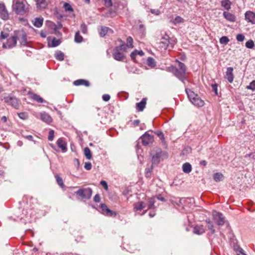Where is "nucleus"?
<instances>
[{"instance_id":"obj_1","label":"nucleus","mask_w":255,"mask_h":255,"mask_svg":"<svg viewBox=\"0 0 255 255\" xmlns=\"http://www.w3.org/2000/svg\"><path fill=\"white\" fill-rule=\"evenodd\" d=\"M25 2V0H13L12 7L17 14L23 15L26 12Z\"/></svg>"},{"instance_id":"obj_2","label":"nucleus","mask_w":255,"mask_h":255,"mask_svg":"<svg viewBox=\"0 0 255 255\" xmlns=\"http://www.w3.org/2000/svg\"><path fill=\"white\" fill-rule=\"evenodd\" d=\"M151 154L152 164H158L161 159H163L164 157H167L166 152L163 151L160 148H156L155 150L152 151Z\"/></svg>"},{"instance_id":"obj_3","label":"nucleus","mask_w":255,"mask_h":255,"mask_svg":"<svg viewBox=\"0 0 255 255\" xmlns=\"http://www.w3.org/2000/svg\"><path fill=\"white\" fill-rule=\"evenodd\" d=\"M4 103L15 109H18L20 105V101L15 96L9 95L3 97Z\"/></svg>"},{"instance_id":"obj_4","label":"nucleus","mask_w":255,"mask_h":255,"mask_svg":"<svg viewBox=\"0 0 255 255\" xmlns=\"http://www.w3.org/2000/svg\"><path fill=\"white\" fill-rule=\"evenodd\" d=\"M92 193V189L89 187L81 188L75 192V194L77 196L82 199H89L91 197Z\"/></svg>"},{"instance_id":"obj_5","label":"nucleus","mask_w":255,"mask_h":255,"mask_svg":"<svg viewBox=\"0 0 255 255\" xmlns=\"http://www.w3.org/2000/svg\"><path fill=\"white\" fill-rule=\"evenodd\" d=\"M170 71L174 74L175 76L181 80L184 84H185V81H187L186 74L184 73V72H182L177 68L172 66L170 69Z\"/></svg>"},{"instance_id":"obj_6","label":"nucleus","mask_w":255,"mask_h":255,"mask_svg":"<svg viewBox=\"0 0 255 255\" xmlns=\"http://www.w3.org/2000/svg\"><path fill=\"white\" fill-rule=\"evenodd\" d=\"M212 214L214 220L219 226H222L225 223V218L222 213L214 210Z\"/></svg>"},{"instance_id":"obj_7","label":"nucleus","mask_w":255,"mask_h":255,"mask_svg":"<svg viewBox=\"0 0 255 255\" xmlns=\"http://www.w3.org/2000/svg\"><path fill=\"white\" fill-rule=\"evenodd\" d=\"M170 46L171 48L173 47V44L170 42L169 36L165 34L161 39L160 46L164 49H166Z\"/></svg>"},{"instance_id":"obj_8","label":"nucleus","mask_w":255,"mask_h":255,"mask_svg":"<svg viewBox=\"0 0 255 255\" xmlns=\"http://www.w3.org/2000/svg\"><path fill=\"white\" fill-rule=\"evenodd\" d=\"M17 36L13 35L7 39L5 43H3L2 46L5 48H11L16 46L17 43Z\"/></svg>"},{"instance_id":"obj_9","label":"nucleus","mask_w":255,"mask_h":255,"mask_svg":"<svg viewBox=\"0 0 255 255\" xmlns=\"http://www.w3.org/2000/svg\"><path fill=\"white\" fill-rule=\"evenodd\" d=\"M141 142L144 145H147L150 143H152L154 140L153 135L149 134L145 132L143 135L140 137Z\"/></svg>"},{"instance_id":"obj_10","label":"nucleus","mask_w":255,"mask_h":255,"mask_svg":"<svg viewBox=\"0 0 255 255\" xmlns=\"http://www.w3.org/2000/svg\"><path fill=\"white\" fill-rule=\"evenodd\" d=\"M180 204L178 206H183L190 207L193 206L195 203L194 199L193 198H187L181 199L179 201Z\"/></svg>"},{"instance_id":"obj_11","label":"nucleus","mask_w":255,"mask_h":255,"mask_svg":"<svg viewBox=\"0 0 255 255\" xmlns=\"http://www.w3.org/2000/svg\"><path fill=\"white\" fill-rule=\"evenodd\" d=\"M114 58L117 61H122L125 58V54L121 52L118 48H115L113 53Z\"/></svg>"},{"instance_id":"obj_12","label":"nucleus","mask_w":255,"mask_h":255,"mask_svg":"<svg viewBox=\"0 0 255 255\" xmlns=\"http://www.w3.org/2000/svg\"><path fill=\"white\" fill-rule=\"evenodd\" d=\"M156 200H158L159 201H161L162 202H165V198L162 196L161 195H158L156 196L151 198L149 199L148 203L149 207H155V205L154 203L156 202Z\"/></svg>"},{"instance_id":"obj_13","label":"nucleus","mask_w":255,"mask_h":255,"mask_svg":"<svg viewBox=\"0 0 255 255\" xmlns=\"http://www.w3.org/2000/svg\"><path fill=\"white\" fill-rule=\"evenodd\" d=\"M0 17L3 20H7L9 18L8 13L3 3H0Z\"/></svg>"},{"instance_id":"obj_14","label":"nucleus","mask_w":255,"mask_h":255,"mask_svg":"<svg viewBox=\"0 0 255 255\" xmlns=\"http://www.w3.org/2000/svg\"><path fill=\"white\" fill-rule=\"evenodd\" d=\"M98 211L101 214L113 217L116 215V213L112 210H111L110 208H97Z\"/></svg>"},{"instance_id":"obj_15","label":"nucleus","mask_w":255,"mask_h":255,"mask_svg":"<svg viewBox=\"0 0 255 255\" xmlns=\"http://www.w3.org/2000/svg\"><path fill=\"white\" fill-rule=\"evenodd\" d=\"M15 36H17V39H21V44L22 45H26L27 43V35L25 32L18 31L16 32Z\"/></svg>"},{"instance_id":"obj_16","label":"nucleus","mask_w":255,"mask_h":255,"mask_svg":"<svg viewBox=\"0 0 255 255\" xmlns=\"http://www.w3.org/2000/svg\"><path fill=\"white\" fill-rule=\"evenodd\" d=\"M233 68L228 67L227 68V71L226 72L225 78L230 83L233 82L234 78V74L233 73Z\"/></svg>"},{"instance_id":"obj_17","label":"nucleus","mask_w":255,"mask_h":255,"mask_svg":"<svg viewBox=\"0 0 255 255\" xmlns=\"http://www.w3.org/2000/svg\"><path fill=\"white\" fill-rule=\"evenodd\" d=\"M245 18L249 22L255 24V13L251 11H248L245 13Z\"/></svg>"},{"instance_id":"obj_18","label":"nucleus","mask_w":255,"mask_h":255,"mask_svg":"<svg viewBox=\"0 0 255 255\" xmlns=\"http://www.w3.org/2000/svg\"><path fill=\"white\" fill-rule=\"evenodd\" d=\"M146 104V99L143 98L141 101L136 104V109L138 112H142L143 111Z\"/></svg>"},{"instance_id":"obj_19","label":"nucleus","mask_w":255,"mask_h":255,"mask_svg":"<svg viewBox=\"0 0 255 255\" xmlns=\"http://www.w3.org/2000/svg\"><path fill=\"white\" fill-rule=\"evenodd\" d=\"M193 105H194L196 107H203L204 105V102L202 100L200 97L197 95V97H196L191 102Z\"/></svg>"},{"instance_id":"obj_20","label":"nucleus","mask_w":255,"mask_h":255,"mask_svg":"<svg viewBox=\"0 0 255 255\" xmlns=\"http://www.w3.org/2000/svg\"><path fill=\"white\" fill-rule=\"evenodd\" d=\"M36 7L38 9H44L47 5L46 0H35Z\"/></svg>"},{"instance_id":"obj_21","label":"nucleus","mask_w":255,"mask_h":255,"mask_svg":"<svg viewBox=\"0 0 255 255\" xmlns=\"http://www.w3.org/2000/svg\"><path fill=\"white\" fill-rule=\"evenodd\" d=\"M57 144L63 152H65L67 151V144L62 138H59L57 140Z\"/></svg>"},{"instance_id":"obj_22","label":"nucleus","mask_w":255,"mask_h":255,"mask_svg":"<svg viewBox=\"0 0 255 255\" xmlns=\"http://www.w3.org/2000/svg\"><path fill=\"white\" fill-rule=\"evenodd\" d=\"M224 17L228 20L232 22H234L236 21V17L233 14L224 11L223 12Z\"/></svg>"},{"instance_id":"obj_23","label":"nucleus","mask_w":255,"mask_h":255,"mask_svg":"<svg viewBox=\"0 0 255 255\" xmlns=\"http://www.w3.org/2000/svg\"><path fill=\"white\" fill-rule=\"evenodd\" d=\"M186 93L191 102L197 97V94H195L193 91L187 88H185Z\"/></svg>"},{"instance_id":"obj_24","label":"nucleus","mask_w":255,"mask_h":255,"mask_svg":"<svg viewBox=\"0 0 255 255\" xmlns=\"http://www.w3.org/2000/svg\"><path fill=\"white\" fill-rule=\"evenodd\" d=\"M74 84L75 86L84 85L86 87L90 86L89 82L84 79L77 80L74 82Z\"/></svg>"},{"instance_id":"obj_25","label":"nucleus","mask_w":255,"mask_h":255,"mask_svg":"<svg viewBox=\"0 0 255 255\" xmlns=\"http://www.w3.org/2000/svg\"><path fill=\"white\" fill-rule=\"evenodd\" d=\"M41 119L43 122L48 124L52 122L51 117L45 112L41 114Z\"/></svg>"},{"instance_id":"obj_26","label":"nucleus","mask_w":255,"mask_h":255,"mask_svg":"<svg viewBox=\"0 0 255 255\" xmlns=\"http://www.w3.org/2000/svg\"><path fill=\"white\" fill-rule=\"evenodd\" d=\"M193 232L195 234L200 235L205 232V230L203 226H196L194 228Z\"/></svg>"},{"instance_id":"obj_27","label":"nucleus","mask_w":255,"mask_h":255,"mask_svg":"<svg viewBox=\"0 0 255 255\" xmlns=\"http://www.w3.org/2000/svg\"><path fill=\"white\" fill-rule=\"evenodd\" d=\"M43 22V18L37 17L33 20V24L36 27H40L42 26Z\"/></svg>"},{"instance_id":"obj_28","label":"nucleus","mask_w":255,"mask_h":255,"mask_svg":"<svg viewBox=\"0 0 255 255\" xmlns=\"http://www.w3.org/2000/svg\"><path fill=\"white\" fill-rule=\"evenodd\" d=\"M183 171L185 173H189L192 170V166L188 163L186 162L182 165Z\"/></svg>"},{"instance_id":"obj_29","label":"nucleus","mask_w":255,"mask_h":255,"mask_svg":"<svg viewBox=\"0 0 255 255\" xmlns=\"http://www.w3.org/2000/svg\"><path fill=\"white\" fill-rule=\"evenodd\" d=\"M119 41L121 43H122V44H121L120 46H117L115 48H118V50H119L120 51H123L124 52H127V48H128V46L126 44H125V43L122 39H119Z\"/></svg>"},{"instance_id":"obj_30","label":"nucleus","mask_w":255,"mask_h":255,"mask_svg":"<svg viewBox=\"0 0 255 255\" xmlns=\"http://www.w3.org/2000/svg\"><path fill=\"white\" fill-rule=\"evenodd\" d=\"M60 42L61 41L59 39H57L54 37L52 39L51 42L50 43L49 42L48 43V45L49 47H55L58 46L60 44Z\"/></svg>"},{"instance_id":"obj_31","label":"nucleus","mask_w":255,"mask_h":255,"mask_svg":"<svg viewBox=\"0 0 255 255\" xmlns=\"http://www.w3.org/2000/svg\"><path fill=\"white\" fill-rule=\"evenodd\" d=\"M31 98L33 100L39 103H43L45 102L41 97L36 94H33Z\"/></svg>"},{"instance_id":"obj_32","label":"nucleus","mask_w":255,"mask_h":255,"mask_svg":"<svg viewBox=\"0 0 255 255\" xmlns=\"http://www.w3.org/2000/svg\"><path fill=\"white\" fill-rule=\"evenodd\" d=\"M176 62L178 64L179 69H180L182 72H184V73L186 74L187 68L185 65L178 60H176Z\"/></svg>"},{"instance_id":"obj_33","label":"nucleus","mask_w":255,"mask_h":255,"mask_svg":"<svg viewBox=\"0 0 255 255\" xmlns=\"http://www.w3.org/2000/svg\"><path fill=\"white\" fill-rule=\"evenodd\" d=\"M221 4L227 10L231 8V2L229 0H223Z\"/></svg>"},{"instance_id":"obj_34","label":"nucleus","mask_w":255,"mask_h":255,"mask_svg":"<svg viewBox=\"0 0 255 255\" xmlns=\"http://www.w3.org/2000/svg\"><path fill=\"white\" fill-rule=\"evenodd\" d=\"M84 153L87 159H91L92 158V153L89 147H86L84 148Z\"/></svg>"},{"instance_id":"obj_35","label":"nucleus","mask_w":255,"mask_h":255,"mask_svg":"<svg viewBox=\"0 0 255 255\" xmlns=\"http://www.w3.org/2000/svg\"><path fill=\"white\" fill-rule=\"evenodd\" d=\"M55 57L57 60L62 61L64 59V54L62 52L58 51L55 53Z\"/></svg>"},{"instance_id":"obj_36","label":"nucleus","mask_w":255,"mask_h":255,"mask_svg":"<svg viewBox=\"0 0 255 255\" xmlns=\"http://www.w3.org/2000/svg\"><path fill=\"white\" fill-rule=\"evenodd\" d=\"M83 37L80 35L79 31H77L75 35L74 40L76 43H81L83 41Z\"/></svg>"},{"instance_id":"obj_37","label":"nucleus","mask_w":255,"mask_h":255,"mask_svg":"<svg viewBox=\"0 0 255 255\" xmlns=\"http://www.w3.org/2000/svg\"><path fill=\"white\" fill-rule=\"evenodd\" d=\"M147 65L152 68L156 66V62L152 57H148L147 60Z\"/></svg>"},{"instance_id":"obj_38","label":"nucleus","mask_w":255,"mask_h":255,"mask_svg":"<svg viewBox=\"0 0 255 255\" xmlns=\"http://www.w3.org/2000/svg\"><path fill=\"white\" fill-rule=\"evenodd\" d=\"M126 45L128 46V48H133V39L131 36H128L127 38V44Z\"/></svg>"},{"instance_id":"obj_39","label":"nucleus","mask_w":255,"mask_h":255,"mask_svg":"<svg viewBox=\"0 0 255 255\" xmlns=\"http://www.w3.org/2000/svg\"><path fill=\"white\" fill-rule=\"evenodd\" d=\"M57 184L61 187L63 188L64 184L63 182V179L58 174L55 175Z\"/></svg>"},{"instance_id":"obj_40","label":"nucleus","mask_w":255,"mask_h":255,"mask_svg":"<svg viewBox=\"0 0 255 255\" xmlns=\"http://www.w3.org/2000/svg\"><path fill=\"white\" fill-rule=\"evenodd\" d=\"M223 175L220 173H216L214 175V179L216 182L220 181L222 180Z\"/></svg>"},{"instance_id":"obj_41","label":"nucleus","mask_w":255,"mask_h":255,"mask_svg":"<svg viewBox=\"0 0 255 255\" xmlns=\"http://www.w3.org/2000/svg\"><path fill=\"white\" fill-rule=\"evenodd\" d=\"M174 24L183 22L184 19L179 16H177L173 20L171 21Z\"/></svg>"},{"instance_id":"obj_42","label":"nucleus","mask_w":255,"mask_h":255,"mask_svg":"<svg viewBox=\"0 0 255 255\" xmlns=\"http://www.w3.org/2000/svg\"><path fill=\"white\" fill-rule=\"evenodd\" d=\"M109 29V28L108 27L102 26L100 32V36L101 37H104L105 35H106Z\"/></svg>"},{"instance_id":"obj_43","label":"nucleus","mask_w":255,"mask_h":255,"mask_svg":"<svg viewBox=\"0 0 255 255\" xmlns=\"http://www.w3.org/2000/svg\"><path fill=\"white\" fill-rule=\"evenodd\" d=\"M229 41V39L226 36L221 37L220 39V42L224 45H226Z\"/></svg>"},{"instance_id":"obj_44","label":"nucleus","mask_w":255,"mask_h":255,"mask_svg":"<svg viewBox=\"0 0 255 255\" xmlns=\"http://www.w3.org/2000/svg\"><path fill=\"white\" fill-rule=\"evenodd\" d=\"M246 46L248 48L252 49L255 46V43L253 40H249L246 43Z\"/></svg>"},{"instance_id":"obj_45","label":"nucleus","mask_w":255,"mask_h":255,"mask_svg":"<svg viewBox=\"0 0 255 255\" xmlns=\"http://www.w3.org/2000/svg\"><path fill=\"white\" fill-rule=\"evenodd\" d=\"M80 30L83 33H87L88 31L87 26L84 23H83L80 26Z\"/></svg>"},{"instance_id":"obj_46","label":"nucleus","mask_w":255,"mask_h":255,"mask_svg":"<svg viewBox=\"0 0 255 255\" xmlns=\"http://www.w3.org/2000/svg\"><path fill=\"white\" fill-rule=\"evenodd\" d=\"M65 10L66 11H73V9L71 5L68 3H65L63 6Z\"/></svg>"},{"instance_id":"obj_47","label":"nucleus","mask_w":255,"mask_h":255,"mask_svg":"<svg viewBox=\"0 0 255 255\" xmlns=\"http://www.w3.org/2000/svg\"><path fill=\"white\" fill-rule=\"evenodd\" d=\"M54 137V131L53 130H50L49 131V135L48 137V139L50 141H52L53 140Z\"/></svg>"},{"instance_id":"obj_48","label":"nucleus","mask_w":255,"mask_h":255,"mask_svg":"<svg viewBox=\"0 0 255 255\" xmlns=\"http://www.w3.org/2000/svg\"><path fill=\"white\" fill-rule=\"evenodd\" d=\"M152 170V167L151 166L150 168H148L145 169V176L147 178L150 177L151 176V172Z\"/></svg>"},{"instance_id":"obj_49","label":"nucleus","mask_w":255,"mask_h":255,"mask_svg":"<svg viewBox=\"0 0 255 255\" xmlns=\"http://www.w3.org/2000/svg\"><path fill=\"white\" fill-rule=\"evenodd\" d=\"M9 36V34L7 32L2 31L0 33V39H6Z\"/></svg>"},{"instance_id":"obj_50","label":"nucleus","mask_w":255,"mask_h":255,"mask_svg":"<svg viewBox=\"0 0 255 255\" xmlns=\"http://www.w3.org/2000/svg\"><path fill=\"white\" fill-rule=\"evenodd\" d=\"M248 89H251L253 91L255 90V81H253L249 86L247 87Z\"/></svg>"},{"instance_id":"obj_51","label":"nucleus","mask_w":255,"mask_h":255,"mask_svg":"<svg viewBox=\"0 0 255 255\" xmlns=\"http://www.w3.org/2000/svg\"><path fill=\"white\" fill-rule=\"evenodd\" d=\"M236 39L238 41L242 42L245 39V36L243 34H238L236 36Z\"/></svg>"},{"instance_id":"obj_52","label":"nucleus","mask_w":255,"mask_h":255,"mask_svg":"<svg viewBox=\"0 0 255 255\" xmlns=\"http://www.w3.org/2000/svg\"><path fill=\"white\" fill-rule=\"evenodd\" d=\"M150 12L155 15H158L160 14V11L158 9H150Z\"/></svg>"},{"instance_id":"obj_53","label":"nucleus","mask_w":255,"mask_h":255,"mask_svg":"<svg viewBox=\"0 0 255 255\" xmlns=\"http://www.w3.org/2000/svg\"><path fill=\"white\" fill-rule=\"evenodd\" d=\"M100 184L104 187V188L107 190L108 189V185L107 182L105 180H102L100 182Z\"/></svg>"},{"instance_id":"obj_54","label":"nucleus","mask_w":255,"mask_h":255,"mask_svg":"<svg viewBox=\"0 0 255 255\" xmlns=\"http://www.w3.org/2000/svg\"><path fill=\"white\" fill-rule=\"evenodd\" d=\"M135 214H138L141 215L144 214V211L142 210L143 208H135Z\"/></svg>"},{"instance_id":"obj_55","label":"nucleus","mask_w":255,"mask_h":255,"mask_svg":"<svg viewBox=\"0 0 255 255\" xmlns=\"http://www.w3.org/2000/svg\"><path fill=\"white\" fill-rule=\"evenodd\" d=\"M84 168L87 170H90L92 168V164L89 162H85Z\"/></svg>"},{"instance_id":"obj_56","label":"nucleus","mask_w":255,"mask_h":255,"mask_svg":"<svg viewBox=\"0 0 255 255\" xmlns=\"http://www.w3.org/2000/svg\"><path fill=\"white\" fill-rule=\"evenodd\" d=\"M212 90L215 93L216 95H218L217 85L216 84L212 85Z\"/></svg>"},{"instance_id":"obj_57","label":"nucleus","mask_w":255,"mask_h":255,"mask_svg":"<svg viewBox=\"0 0 255 255\" xmlns=\"http://www.w3.org/2000/svg\"><path fill=\"white\" fill-rule=\"evenodd\" d=\"M139 30L142 34H144L145 28L143 24H141L139 25Z\"/></svg>"},{"instance_id":"obj_58","label":"nucleus","mask_w":255,"mask_h":255,"mask_svg":"<svg viewBox=\"0 0 255 255\" xmlns=\"http://www.w3.org/2000/svg\"><path fill=\"white\" fill-rule=\"evenodd\" d=\"M137 55V50H135L134 51L132 52L130 54V57L131 59L134 60L135 59L136 56Z\"/></svg>"},{"instance_id":"obj_59","label":"nucleus","mask_w":255,"mask_h":255,"mask_svg":"<svg viewBox=\"0 0 255 255\" xmlns=\"http://www.w3.org/2000/svg\"><path fill=\"white\" fill-rule=\"evenodd\" d=\"M107 7H110L112 5L111 0H103Z\"/></svg>"},{"instance_id":"obj_60","label":"nucleus","mask_w":255,"mask_h":255,"mask_svg":"<svg viewBox=\"0 0 255 255\" xmlns=\"http://www.w3.org/2000/svg\"><path fill=\"white\" fill-rule=\"evenodd\" d=\"M101 200V197L99 194H96L94 197V201L96 203H99Z\"/></svg>"},{"instance_id":"obj_61","label":"nucleus","mask_w":255,"mask_h":255,"mask_svg":"<svg viewBox=\"0 0 255 255\" xmlns=\"http://www.w3.org/2000/svg\"><path fill=\"white\" fill-rule=\"evenodd\" d=\"M103 100L106 102H108L110 99V96L108 94H104L102 96Z\"/></svg>"},{"instance_id":"obj_62","label":"nucleus","mask_w":255,"mask_h":255,"mask_svg":"<svg viewBox=\"0 0 255 255\" xmlns=\"http://www.w3.org/2000/svg\"><path fill=\"white\" fill-rule=\"evenodd\" d=\"M157 135H158V136L161 139H163L164 138V134L161 131H160V132H158L157 133Z\"/></svg>"},{"instance_id":"obj_63","label":"nucleus","mask_w":255,"mask_h":255,"mask_svg":"<svg viewBox=\"0 0 255 255\" xmlns=\"http://www.w3.org/2000/svg\"><path fill=\"white\" fill-rule=\"evenodd\" d=\"M18 116L22 119H25L26 118V115L24 113H21L18 114Z\"/></svg>"},{"instance_id":"obj_64","label":"nucleus","mask_w":255,"mask_h":255,"mask_svg":"<svg viewBox=\"0 0 255 255\" xmlns=\"http://www.w3.org/2000/svg\"><path fill=\"white\" fill-rule=\"evenodd\" d=\"M23 137H24L26 139L30 140L33 141V136L31 135H23Z\"/></svg>"}]
</instances>
